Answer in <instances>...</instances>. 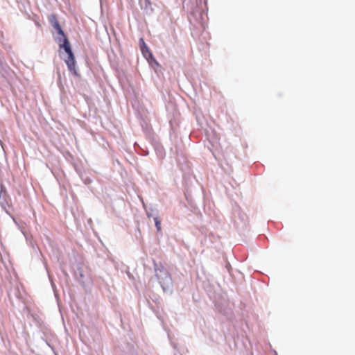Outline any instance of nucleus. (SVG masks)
Segmentation results:
<instances>
[{"mask_svg":"<svg viewBox=\"0 0 355 355\" xmlns=\"http://www.w3.org/2000/svg\"><path fill=\"white\" fill-rule=\"evenodd\" d=\"M144 53L145 54H144L145 56L146 55V53H148L150 55H151V53L150 52L149 49H148V51H146V49H144Z\"/></svg>","mask_w":355,"mask_h":355,"instance_id":"423d86ee","label":"nucleus"},{"mask_svg":"<svg viewBox=\"0 0 355 355\" xmlns=\"http://www.w3.org/2000/svg\"><path fill=\"white\" fill-rule=\"evenodd\" d=\"M49 21L51 26L53 27V28L56 31L58 35L60 37H58L56 38V40L58 41V39H61L62 40L64 38H67L63 31V30L61 28V26L59 24L58 20L57 19L56 15H51L49 17Z\"/></svg>","mask_w":355,"mask_h":355,"instance_id":"7ed1b4c3","label":"nucleus"},{"mask_svg":"<svg viewBox=\"0 0 355 355\" xmlns=\"http://www.w3.org/2000/svg\"><path fill=\"white\" fill-rule=\"evenodd\" d=\"M58 43L59 47L60 49H64L65 52L67 53L68 57L65 60V62L67 65L69 70L71 72H73L76 74V61L74 55L72 52V50L70 46L69 42L67 38H64L62 40L61 39L58 40Z\"/></svg>","mask_w":355,"mask_h":355,"instance_id":"f257e3e1","label":"nucleus"},{"mask_svg":"<svg viewBox=\"0 0 355 355\" xmlns=\"http://www.w3.org/2000/svg\"><path fill=\"white\" fill-rule=\"evenodd\" d=\"M3 189H4L3 186L1 185V192L3 191Z\"/></svg>","mask_w":355,"mask_h":355,"instance_id":"0eeeda50","label":"nucleus"},{"mask_svg":"<svg viewBox=\"0 0 355 355\" xmlns=\"http://www.w3.org/2000/svg\"><path fill=\"white\" fill-rule=\"evenodd\" d=\"M155 223L157 230L158 231L161 230V221L157 218H155Z\"/></svg>","mask_w":355,"mask_h":355,"instance_id":"39448f33","label":"nucleus"},{"mask_svg":"<svg viewBox=\"0 0 355 355\" xmlns=\"http://www.w3.org/2000/svg\"><path fill=\"white\" fill-rule=\"evenodd\" d=\"M140 43L141 44V52H142L143 54H145L144 49H146V51H148V46H146V43H145V42H144L143 38L140 39Z\"/></svg>","mask_w":355,"mask_h":355,"instance_id":"20e7f679","label":"nucleus"},{"mask_svg":"<svg viewBox=\"0 0 355 355\" xmlns=\"http://www.w3.org/2000/svg\"><path fill=\"white\" fill-rule=\"evenodd\" d=\"M155 270L156 277L164 289H165V287H168L171 284V275L164 266L161 264L159 266L155 265Z\"/></svg>","mask_w":355,"mask_h":355,"instance_id":"f03ea898","label":"nucleus"}]
</instances>
